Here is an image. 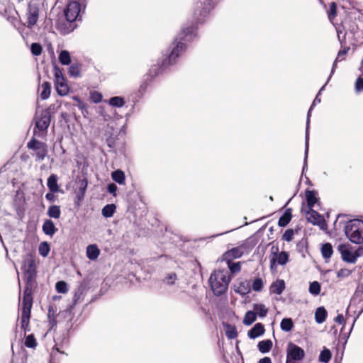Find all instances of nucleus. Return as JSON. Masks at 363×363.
<instances>
[{
  "instance_id": "09e8293b",
  "label": "nucleus",
  "mask_w": 363,
  "mask_h": 363,
  "mask_svg": "<svg viewBox=\"0 0 363 363\" xmlns=\"http://www.w3.org/2000/svg\"><path fill=\"white\" fill-rule=\"evenodd\" d=\"M102 98V94L98 91H94L90 93V99L95 104L101 102Z\"/></svg>"
},
{
  "instance_id": "ea45409f",
  "label": "nucleus",
  "mask_w": 363,
  "mask_h": 363,
  "mask_svg": "<svg viewBox=\"0 0 363 363\" xmlns=\"http://www.w3.org/2000/svg\"><path fill=\"white\" fill-rule=\"evenodd\" d=\"M177 280V274L174 272H170L164 278L163 282L168 286H172L175 284Z\"/></svg>"
},
{
  "instance_id": "3c124183",
  "label": "nucleus",
  "mask_w": 363,
  "mask_h": 363,
  "mask_svg": "<svg viewBox=\"0 0 363 363\" xmlns=\"http://www.w3.org/2000/svg\"><path fill=\"white\" fill-rule=\"evenodd\" d=\"M87 180L86 179L79 181V191L82 194V198H84L86 188H87Z\"/></svg>"
},
{
  "instance_id": "774afa93",
  "label": "nucleus",
  "mask_w": 363,
  "mask_h": 363,
  "mask_svg": "<svg viewBox=\"0 0 363 363\" xmlns=\"http://www.w3.org/2000/svg\"><path fill=\"white\" fill-rule=\"evenodd\" d=\"M332 74H332V73H330V77H329V78H328V81H326V82H325V84L328 83V81L330 80V77H331V75H332Z\"/></svg>"
},
{
  "instance_id": "680f3d73",
  "label": "nucleus",
  "mask_w": 363,
  "mask_h": 363,
  "mask_svg": "<svg viewBox=\"0 0 363 363\" xmlns=\"http://www.w3.org/2000/svg\"><path fill=\"white\" fill-rule=\"evenodd\" d=\"M147 86V84L146 82H143L140 86V88H139V92L141 94H143L145 91H146V88Z\"/></svg>"
},
{
  "instance_id": "5fc2aeb1",
  "label": "nucleus",
  "mask_w": 363,
  "mask_h": 363,
  "mask_svg": "<svg viewBox=\"0 0 363 363\" xmlns=\"http://www.w3.org/2000/svg\"><path fill=\"white\" fill-rule=\"evenodd\" d=\"M351 271L348 269H341L337 272V276L339 278H345L350 276Z\"/></svg>"
},
{
  "instance_id": "c9c22d12",
  "label": "nucleus",
  "mask_w": 363,
  "mask_h": 363,
  "mask_svg": "<svg viewBox=\"0 0 363 363\" xmlns=\"http://www.w3.org/2000/svg\"><path fill=\"white\" fill-rule=\"evenodd\" d=\"M291 219V214L290 212V209H288L285 211L284 215L280 217L278 221V224L279 226L284 227L290 222Z\"/></svg>"
},
{
  "instance_id": "20e7f679",
  "label": "nucleus",
  "mask_w": 363,
  "mask_h": 363,
  "mask_svg": "<svg viewBox=\"0 0 363 363\" xmlns=\"http://www.w3.org/2000/svg\"><path fill=\"white\" fill-rule=\"evenodd\" d=\"M345 233L350 240L356 244L363 243V220H354L348 223Z\"/></svg>"
},
{
  "instance_id": "4d7b16f0",
  "label": "nucleus",
  "mask_w": 363,
  "mask_h": 363,
  "mask_svg": "<svg viewBox=\"0 0 363 363\" xmlns=\"http://www.w3.org/2000/svg\"><path fill=\"white\" fill-rule=\"evenodd\" d=\"M228 264H229L230 270L233 273H237L240 271L241 267H240V262L233 263L232 264H230V263L228 262Z\"/></svg>"
},
{
  "instance_id": "393cba45",
  "label": "nucleus",
  "mask_w": 363,
  "mask_h": 363,
  "mask_svg": "<svg viewBox=\"0 0 363 363\" xmlns=\"http://www.w3.org/2000/svg\"><path fill=\"white\" fill-rule=\"evenodd\" d=\"M333 253V247L330 243H325L321 247V254L326 261H328Z\"/></svg>"
},
{
  "instance_id": "bf43d9fd",
  "label": "nucleus",
  "mask_w": 363,
  "mask_h": 363,
  "mask_svg": "<svg viewBox=\"0 0 363 363\" xmlns=\"http://www.w3.org/2000/svg\"><path fill=\"white\" fill-rule=\"evenodd\" d=\"M81 294H82L81 289H79L78 291L75 292V294L74 295V300H73L74 304H76L77 303V301L80 298Z\"/></svg>"
},
{
  "instance_id": "72a5a7b5",
  "label": "nucleus",
  "mask_w": 363,
  "mask_h": 363,
  "mask_svg": "<svg viewBox=\"0 0 363 363\" xmlns=\"http://www.w3.org/2000/svg\"><path fill=\"white\" fill-rule=\"evenodd\" d=\"M272 347L270 340L260 341L258 344L259 350L262 353L268 352Z\"/></svg>"
},
{
  "instance_id": "58836bf2",
  "label": "nucleus",
  "mask_w": 363,
  "mask_h": 363,
  "mask_svg": "<svg viewBox=\"0 0 363 363\" xmlns=\"http://www.w3.org/2000/svg\"><path fill=\"white\" fill-rule=\"evenodd\" d=\"M109 104L111 106L120 108V107H122L124 106L125 101H124L123 98H122L121 96H114V97H111L109 99Z\"/></svg>"
},
{
  "instance_id": "5701e85b",
  "label": "nucleus",
  "mask_w": 363,
  "mask_h": 363,
  "mask_svg": "<svg viewBox=\"0 0 363 363\" xmlns=\"http://www.w3.org/2000/svg\"><path fill=\"white\" fill-rule=\"evenodd\" d=\"M285 289V283L283 280H277L270 286V291L272 294H281Z\"/></svg>"
},
{
  "instance_id": "69168bd1",
  "label": "nucleus",
  "mask_w": 363,
  "mask_h": 363,
  "mask_svg": "<svg viewBox=\"0 0 363 363\" xmlns=\"http://www.w3.org/2000/svg\"><path fill=\"white\" fill-rule=\"evenodd\" d=\"M54 315V311L51 306L49 307L48 309V316L50 317L51 315Z\"/></svg>"
},
{
  "instance_id": "f8f14e48",
  "label": "nucleus",
  "mask_w": 363,
  "mask_h": 363,
  "mask_svg": "<svg viewBox=\"0 0 363 363\" xmlns=\"http://www.w3.org/2000/svg\"><path fill=\"white\" fill-rule=\"evenodd\" d=\"M272 254L270 257L271 268H273L276 263L284 265L288 262V254L286 252H279L278 247H272Z\"/></svg>"
},
{
  "instance_id": "2eb2a0df",
  "label": "nucleus",
  "mask_w": 363,
  "mask_h": 363,
  "mask_svg": "<svg viewBox=\"0 0 363 363\" xmlns=\"http://www.w3.org/2000/svg\"><path fill=\"white\" fill-rule=\"evenodd\" d=\"M320 103V99L319 98L318 95L316 96L315 98L313 104L311 105L308 114H307V122H306V148H305V158H304V164L303 167V172L305 170V169L307 167V157H308V140H309V135H308V129H309V123H310V116H311V111L313 106L317 104Z\"/></svg>"
},
{
  "instance_id": "7ed1b4c3",
  "label": "nucleus",
  "mask_w": 363,
  "mask_h": 363,
  "mask_svg": "<svg viewBox=\"0 0 363 363\" xmlns=\"http://www.w3.org/2000/svg\"><path fill=\"white\" fill-rule=\"evenodd\" d=\"M22 270L26 281L25 290L29 289L30 294H31L32 286L36 277L35 261L32 255L25 256Z\"/></svg>"
},
{
  "instance_id": "0e129e2a",
  "label": "nucleus",
  "mask_w": 363,
  "mask_h": 363,
  "mask_svg": "<svg viewBox=\"0 0 363 363\" xmlns=\"http://www.w3.org/2000/svg\"><path fill=\"white\" fill-rule=\"evenodd\" d=\"M259 363H272L269 357H264L259 361Z\"/></svg>"
},
{
  "instance_id": "e433bc0d",
  "label": "nucleus",
  "mask_w": 363,
  "mask_h": 363,
  "mask_svg": "<svg viewBox=\"0 0 363 363\" xmlns=\"http://www.w3.org/2000/svg\"><path fill=\"white\" fill-rule=\"evenodd\" d=\"M116 211V206L114 204H108L102 208V215L105 218L111 217Z\"/></svg>"
},
{
  "instance_id": "7c9ffc66",
  "label": "nucleus",
  "mask_w": 363,
  "mask_h": 363,
  "mask_svg": "<svg viewBox=\"0 0 363 363\" xmlns=\"http://www.w3.org/2000/svg\"><path fill=\"white\" fill-rule=\"evenodd\" d=\"M112 179L119 184L125 183V174L121 170H116L111 174Z\"/></svg>"
},
{
  "instance_id": "6ab92c4d",
  "label": "nucleus",
  "mask_w": 363,
  "mask_h": 363,
  "mask_svg": "<svg viewBox=\"0 0 363 363\" xmlns=\"http://www.w3.org/2000/svg\"><path fill=\"white\" fill-rule=\"evenodd\" d=\"M264 332V326L262 323H257L254 325V327L248 331V336L255 339L260 335H262Z\"/></svg>"
},
{
  "instance_id": "39448f33",
  "label": "nucleus",
  "mask_w": 363,
  "mask_h": 363,
  "mask_svg": "<svg viewBox=\"0 0 363 363\" xmlns=\"http://www.w3.org/2000/svg\"><path fill=\"white\" fill-rule=\"evenodd\" d=\"M32 301L33 298L31 294H30L29 289L24 290L23 298L22 300V312L21 317V328L24 330H26L29 324Z\"/></svg>"
},
{
  "instance_id": "338daca9",
  "label": "nucleus",
  "mask_w": 363,
  "mask_h": 363,
  "mask_svg": "<svg viewBox=\"0 0 363 363\" xmlns=\"http://www.w3.org/2000/svg\"><path fill=\"white\" fill-rule=\"evenodd\" d=\"M77 197H78L79 200H82L83 199V198H82V194L79 193V191L78 192Z\"/></svg>"
},
{
  "instance_id": "a19ab883",
  "label": "nucleus",
  "mask_w": 363,
  "mask_h": 363,
  "mask_svg": "<svg viewBox=\"0 0 363 363\" xmlns=\"http://www.w3.org/2000/svg\"><path fill=\"white\" fill-rule=\"evenodd\" d=\"M55 289L58 293L66 294L69 291L68 285L65 281H59L55 284Z\"/></svg>"
},
{
  "instance_id": "864d4df0",
  "label": "nucleus",
  "mask_w": 363,
  "mask_h": 363,
  "mask_svg": "<svg viewBox=\"0 0 363 363\" xmlns=\"http://www.w3.org/2000/svg\"><path fill=\"white\" fill-rule=\"evenodd\" d=\"M337 6L335 2H332L330 4V12L328 13V18L330 20H332L333 17L336 15Z\"/></svg>"
},
{
  "instance_id": "9d476101",
  "label": "nucleus",
  "mask_w": 363,
  "mask_h": 363,
  "mask_svg": "<svg viewBox=\"0 0 363 363\" xmlns=\"http://www.w3.org/2000/svg\"><path fill=\"white\" fill-rule=\"evenodd\" d=\"M81 12V5L77 1L69 2L65 11L67 21L72 23L77 20Z\"/></svg>"
},
{
  "instance_id": "473e14b6",
  "label": "nucleus",
  "mask_w": 363,
  "mask_h": 363,
  "mask_svg": "<svg viewBox=\"0 0 363 363\" xmlns=\"http://www.w3.org/2000/svg\"><path fill=\"white\" fill-rule=\"evenodd\" d=\"M254 312L256 315L257 314L259 317H265L267 314L268 309L264 304H254L253 306Z\"/></svg>"
},
{
  "instance_id": "cd10ccee",
  "label": "nucleus",
  "mask_w": 363,
  "mask_h": 363,
  "mask_svg": "<svg viewBox=\"0 0 363 363\" xmlns=\"http://www.w3.org/2000/svg\"><path fill=\"white\" fill-rule=\"evenodd\" d=\"M40 97L43 100H45L50 97L51 85L49 82H44L40 86Z\"/></svg>"
},
{
  "instance_id": "c85d7f7f",
  "label": "nucleus",
  "mask_w": 363,
  "mask_h": 363,
  "mask_svg": "<svg viewBox=\"0 0 363 363\" xmlns=\"http://www.w3.org/2000/svg\"><path fill=\"white\" fill-rule=\"evenodd\" d=\"M256 313L252 311H248L244 317L243 323L245 325H250L256 320Z\"/></svg>"
},
{
  "instance_id": "ddd939ff",
  "label": "nucleus",
  "mask_w": 363,
  "mask_h": 363,
  "mask_svg": "<svg viewBox=\"0 0 363 363\" xmlns=\"http://www.w3.org/2000/svg\"><path fill=\"white\" fill-rule=\"evenodd\" d=\"M27 27L29 28H33L38 20L39 8L35 4H29L27 11Z\"/></svg>"
},
{
  "instance_id": "603ef678",
  "label": "nucleus",
  "mask_w": 363,
  "mask_h": 363,
  "mask_svg": "<svg viewBox=\"0 0 363 363\" xmlns=\"http://www.w3.org/2000/svg\"><path fill=\"white\" fill-rule=\"evenodd\" d=\"M294 237V231L291 229L286 230L284 233L283 234L282 238L283 240L290 242Z\"/></svg>"
},
{
  "instance_id": "f257e3e1",
  "label": "nucleus",
  "mask_w": 363,
  "mask_h": 363,
  "mask_svg": "<svg viewBox=\"0 0 363 363\" xmlns=\"http://www.w3.org/2000/svg\"><path fill=\"white\" fill-rule=\"evenodd\" d=\"M182 35L183 36L179 40L177 38L172 44V49L168 57L169 64L174 63L176 58L185 50L184 42L190 41L196 35L195 28L194 27L184 28Z\"/></svg>"
},
{
  "instance_id": "2f4dec72",
  "label": "nucleus",
  "mask_w": 363,
  "mask_h": 363,
  "mask_svg": "<svg viewBox=\"0 0 363 363\" xmlns=\"http://www.w3.org/2000/svg\"><path fill=\"white\" fill-rule=\"evenodd\" d=\"M224 327L225 335L229 339H234L238 336V333L235 326L230 324H225Z\"/></svg>"
},
{
  "instance_id": "9b49d317",
  "label": "nucleus",
  "mask_w": 363,
  "mask_h": 363,
  "mask_svg": "<svg viewBox=\"0 0 363 363\" xmlns=\"http://www.w3.org/2000/svg\"><path fill=\"white\" fill-rule=\"evenodd\" d=\"M339 250L344 261L349 263H355L359 256L357 250H354L348 245H340Z\"/></svg>"
},
{
  "instance_id": "a18cd8bd",
  "label": "nucleus",
  "mask_w": 363,
  "mask_h": 363,
  "mask_svg": "<svg viewBox=\"0 0 363 363\" xmlns=\"http://www.w3.org/2000/svg\"><path fill=\"white\" fill-rule=\"evenodd\" d=\"M331 359V352L328 349H324L320 354L319 361L328 363Z\"/></svg>"
},
{
  "instance_id": "f704fd0d",
  "label": "nucleus",
  "mask_w": 363,
  "mask_h": 363,
  "mask_svg": "<svg viewBox=\"0 0 363 363\" xmlns=\"http://www.w3.org/2000/svg\"><path fill=\"white\" fill-rule=\"evenodd\" d=\"M59 61L62 65H69L71 62V57L69 52L67 50H62L59 55Z\"/></svg>"
},
{
  "instance_id": "f3484780",
  "label": "nucleus",
  "mask_w": 363,
  "mask_h": 363,
  "mask_svg": "<svg viewBox=\"0 0 363 363\" xmlns=\"http://www.w3.org/2000/svg\"><path fill=\"white\" fill-rule=\"evenodd\" d=\"M42 229L45 235L50 237H52L57 230L54 223L50 219H47L44 221Z\"/></svg>"
},
{
  "instance_id": "de8ad7c7",
  "label": "nucleus",
  "mask_w": 363,
  "mask_h": 363,
  "mask_svg": "<svg viewBox=\"0 0 363 363\" xmlns=\"http://www.w3.org/2000/svg\"><path fill=\"white\" fill-rule=\"evenodd\" d=\"M30 50L33 55L38 56L42 52V47L39 43H32L30 46Z\"/></svg>"
},
{
  "instance_id": "4468645a",
  "label": "nucleus",
  "mask_w": 363,
  "mask_h": 363,
  "mask_svg": "<svg viewBox=\"0 0 363 363\" xmlns=\"http://www.w3.org/2000/svg\"><path fill=\"white\" fill-rule=\"evenodd\" d=\"M306 219L313 225H318L321 229L324 228L325 222L323 217L313 208L305 211Z\"/></svg>"
},
{
  "instance_id": "0eeeda50",
  "label": "nucleus",
  "mask_w": 363,
  "mask_h": 363,
  "mask_svg": "<svg viewBox=\"0 0 363 363\" xmlns=\"http://www.w3.org/2000/svg\"><path fill=\"white\" fill-rule=\"evenodd\" d=\"M305 352L296 345L289 342L286 349V363H296L303 359Z\"/></svg>"
},
{
  "instance_id": "4c0bfd02",
  "label": "nucleus",
  "mask_w": 363,
  "mask_h": 363,
  "mask_svg": "<svg viewBox=\"0 0 363 363\" xmlns=\"http://www.w3.org/2000/svg\"><path fill=\"white\" fill-rule=\"evenodd\" d=\"M281 328L285 332H289L294 327L293 321L291 318H284L281 322Z\"/></svg>"
},
{
  "instance_id": "37998d69",
  "label": "nucleus",
  "mask_w": 363,
  "mask_h": 363,
  "mask_svg": "<svg viewBox=\"0 0 363 363\" xmlns=\"http://www.w3.org/2000/svg\"><path fill=\"white\" fill-rule=\"evenodd\" d=\"M38 250L39 254L41 256L45 257L48 255L50 248L48 242H43L40 244Z\"/></svg>"
},
{
  "instance_id": "79ce46f5",
  "label": "nucleus",
  "mask_w": 363,
  "mask_h": 363,
  "mask_svg": "<svg viewBox=\"0 0 363 363\" xmlns=\"http://www.w3.org/2000/svg\"><path fill=\"white\" fill-rule=\"evenodd\" d=\"M348 50H349L348 48L344 49L342 50H340L338 52L337 56V57L333 63V67H332V70H331L332 74H333L335 70L337 62H340V61H342L344 60L345 56L346 55Z\"/></svg>"
},
{
  "instance_id": "8fccbe9b",
  "label": "nucleus",
  "mask_w": 363,
  "mask_h": 363,
  "mask_svg": "<svg viewBox=\"0 0 363 363\" xmlns=\"http://www.w3.org/2000/svg\"><path fill=\"white\" fill-rule=\"evenodd\" d=\"M25 345L29 348H33L36 346V341L33 335H29L26 337Z\"/></svg>"
},
{
  "instance_id": "423d86ee",
  "label": "nucleus",
  "mask_w": 363,
  "mask_h": 363,
  "mask_svg": "<svg viewBox=\"0 0 363 363\" xmlns=\"http://www.w3.org/2000/svg\"><path fill=\"white\" fill-rule=\"evenodd\" d=\"M55 87L57 93L60 96H66L69 91L68 84L60 68L55 67Z\"/></svg>"
},
{
  "instance_id": "c03bdc74",
  "label": "nucleus",
  "mask_w": 363,
  "mask_h": 363,
  "mask_svg": "<svg viewBox=\"0 0 363 363\" xmlns=\"http://www.w3.org/2000/svg\"><path fill=\"white\" fill-rule=\"evenodd\" d=\"M320 284L315 281L310 284L309 286V292L314 296H317L320 294Z\"/></svg>"
},
{
  "instance_id": "4be33fe9",
  "label": "nucleus",
  "mask_w": 363,
  "mask_h": 363,
  "mask_svg": "<svg viewBox=\"0 0 363 363\" xmlns=\"http://www.w3.org/2000/svg\"><path fill=\"white\" fill-rule=\"evenodd\" d=\"M47 185L51 192L56 193L59 191L57 175L52 174L48 179Z\"/></svg>"
},
{
  "instance_id": "aec40b11",
  "label": "nucleus",
  "mask_w": 363,
  "mask_h": 363,
  "mask_svg": "<svg viewBox=\"0 0 363 363\" xmlns=\"http://www.w3.org/2000/svg\"><path fill=\"white\" fill-rule=\"evenodd\" d=\"M86 253L89 259L95 260L99 256L100 250L96 245H89L86 247Z\"/></svg>"
},
{
  "instance_id": "a211bd4d",
  "label": "nucleus",
  "mask_w": 363,
  "mask_h": 363,
  "mask_svg": "<svg viewBox=\"0 0 363 363\" xmlns=\"http://www.w3.org/2000/svg\"><path fill=\"white\" fill-rule=\"evenodd\" d=\"M217 4V0H201V6H198V7L202 6V11H201V15L205 16L214 7V6Z\"/></svg>"
},
{
  "instance_id": "f03ea898",
  "label": "nucleus",
  "mask_w": 363,
  "mask_h": 363,
  "mask_svg": "<svg viewBox=\"0 0 363 363\" xmlns=\"http://www.w3.org/2000/svg\"><path fill=\"white\" fill-rule=\"evenodd\" d=\"M230 277L228 272L224 270L215 271L209 278V283L213 294L220 296L224 294L228 287Z\"/></svg>"
},
{
  "instance_id": "052dcab7",
  "label": "nucleus",
  "mask_w": 363,
  "mask_h": 363,
  "mask_svg": "<svg viewBox=\"0 0 363 363\" xmlns=\"http://www.w3.org/2000/svg\"><path fill=\"white\" fill-rule=\"evenodd\" d=\"M335 321L339 324H343L345 322L344 317L342 314H339L335 318Z\"/></svg>"
},
{
  "instance_id": "49530a36",
  "label": "nucleus",
  "mask_w": 363,
  "mask_h": 363,
  "mask_svg": "<svg viewBox=\"0 0 363 363\" xmlns=\"http://www.w3.org/2000/svg\"><path fill=\"white\" fill-rule=\"evenodd\" d=\"M264 282L262 278L257 277L252 284V288L255 291H260L263 288Z\"/></svg>"
},
{
  "instance_id": "e2e57ef3",
  "label": "nucleus",
  "mask_w": 363,
  "mask_h": 363,
  "mask_svg": "<svg viewBox=\"0 0 363 363\" xmlns=\"http://www.w3.org/2000/svg\"><path fill=\"white\" fill-rule=\"evenodd\" d=\"M45 198L49 201H54L55 200V196L52 192L47 193L45 195Z\"/></svg>"
},
{
  "instance_id": "13d9d810",
  "label": "nucleus",
  "mask_w": 363,
  "mask_h": 363,
  "mask_svg": "<svg viewBox=\"0 0 363 363\" xmlns=\"http://www.w3.org/2000/svg\"><path fill=\"white\" fill-rule=\"evenodd\" d=\"M107 189H108V191L110 194H113V196L116 195V191H117L118 188H117V186L115 184H113V183L109 184L108 185Z\"/></svg>"
},
{
  "instance_id": "bb28decb",
  "label": "nucleus",
  "mask_w": 363,
  "mask_h": 363,
  "mask_svg": "<svg viewBox=\"0 0 363 363\" xmlns=\"http://www.w3.org/2000/svg\"><path fill=\"white\" fill-rule=\"evenodd\" d=\"M327 315L326 310L323 307H319L315 313V321L318 323H322L325 320Z\"/></svg>"
},
{
  "instance_id": "1a4fd4ad",
  "label": "nucleus",
  "mask_w": 363,
  "mask_h": 363,
  "mask_svg": "<svg viewBox=\"0 0 363 363\" xmlns=\"http://www.w3.org/2000/svg\"><path fill=\"white\" fill-rule=\"evenodd\" d=\"M50 113L48 110L37 112L35 116V126L40 131H45L50 123Z\"/></svg>"
},
{
  "instance_id": "a878e982",
  "label": "nucleus",
  "mask_w": 363,
  "mask_h": 363,
  "mask_svg": "<svg viewBox=\"0 0 363 363\" xmlns=\"http://www.w3.org/2000/svg\"><path fill=\"white\" fill-rule=\"evenodd\" d=\"M47 214L50 218L58 219L61 215L60 207L57 205L50 206L48 209Z\"/></svg>"
},
{
  "instance_id": "b1692460",
  "label": "nucleus",
  "mask_w": 363,
  "mask_h": 363,
  "mask_svg": "<svg viewBox=\"0 0 363 363\" xmlns=\"http://www.w3.org/2000/svg\"><path fill=\"white\" fill-rule=\"evenodd\" d=\"M306 198L307 201L308 209L313 208L314 205L318 201L316 193L314 191L306 190Z\"/></svg>"
},
{
  "instance_id": "412c9836",
  "label": "nucleus",
  "mask_w": 363,
  "mask_h": 363,
  "mask_svg": "<svg viewBox=\"0 0 363 363\" xmlns=\"http://www.w3.org/2000/svg\"><path fill=\"white\" fill-rule=\"evenodd\" d=\"M243 255V247H237L226 252L224 255L226 259H237L240 258Z\"/></svg>"
},
{
  "instance_id": "dca6fc26",
  "label": "nucleus",
  "mask_w": 363,
  "mask_h": 363,
  "mask_svg": "<svg viewBox=\"0 0 363 363\" xmlns=\"http://www.w3.org/2000/svg\"><path fill=\"white\" fill-rule=\"evenodd\" d=\"M233 289L240 296H245L250 292V283L248 280L239 279L233 284Z\"/></svg>"
},
{
  "instance_id": "6e6552de",
  "label": "nucleus",
  "mask_w": 363,
  "mask_h": 363,
  "mask_svg": "<svg viewBox=\"0 0 363 363\" xmlns=\"http://www.w3.org/2000/svg\"><path fill=\"white\" fill-rule=\"evenodd\" d=\"M27 147L35 152L37 160L42 161L47 155L48 147L46 144L34 138L28 143Z\"/></svg>"
},
{
  "instance_id": "6e6d98bb",
  "label": "nucleus",
  "mask_w": 363,
  "mask_h": 363,
  "mask_svg": "<svg viewBox=\"0 0 363 363\" xmlns=\"http://www.w3.org/2000/svg\"><path fill=\"white\" fill-rule=\"evenodd\" d=\"M355 91L360 92L363 91V78L359 77L355 83Z\"/></svg>"
},
{
  "instance_id": "c756f323",
  "label": "nucleus",
  "mask_w": 363,
  "mask_h": 363,
  "mask_svg": "<svg viewBox=\"0 0 363 363\" xmlns=\"http://www.w3.org/2000/svg\"><path fill=\"white\" fill-rule=\"evenodd\" d=\"M69 74L73 77H79L81 74V65L79 63H72L69 67Z\"/></svg>"
}]
</instances>
